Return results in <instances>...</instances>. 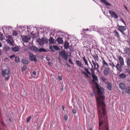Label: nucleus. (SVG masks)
Listing matches in <instances>:
<instances>
[{
  "mask_svg": "<svg viewBox=\"0 0 130 130\" xmlns=\"http://www.w3.org/2000/svg\"><path fill=\"white\" fill-rule=\"evenodd\" d=\"M105 98L104 95H101L99 97L96 98L99 120V130H109L106 106L104 102Z\"/></svg>",
  "mask_w": 130,
  "mask_h": 130,
  "instance_id": "1",
  "label": "nucleus"
},
{
  "mask_svg": "<svg viewBox=\"0 0 130 130\" xmlns=\"http://www.w3.org/2000/svg\"><path fill=\"white\" fill-rule=\"evenodd\" d=\"M29 48L31 50L37 53H42L43 52H47V51L45 48H38V47L34 45L30 46Z\"/></svg>",
  "mask_w": 130,
  "mask_h": 130,
  "instance_id": "2",
  "label": "nucleus"
},
{
  "mask_svg": "<svg viewBox=\"0 0 130 130\" xmlns=\"http://www.w3.org/2000/svg\"><path fill=\"white\" fill-rule=\"evenodd\" d=\"M82 68L84 69L86 72H85L82 70H81L79 68V70L81 71V73L83 74L85 76L86 78H90V76L91 74L89 71V69L88 68L84 67V66Z\"/></svg>",
  "mask_w": 130,
  "mask_h": 130,
  "instance_id": "3",
  "label": "nucleus"
},
{
  "mask_svg": "<svg viewBox=\"0 0 130 130\" xmlns=\"http://www.w3.org/2000/svg\"><path fill=\"white\" fill-rule=\"evenodd\" d=\"M6 37L8 38V39L6 40V42L9 44L10 45L13 46V43L14 42L12 36L10 35H8Z\"/></svg>",
  "mask_w": 130,
  "mask_h": 130,
  "instance_id": "4",
  "label": "nucleus"
},
{
  "mask_svg": "<svg viewBox=\"0 0 130 130\" xmlns=\"http://www.w3.org/2000/svg\"><path fill=\"white\" fill-rule=\"evenodd\" d=\"M59 55L63 59L66 60H67V54L65 52L64 50H62L61 51L59 52Z\"/></svg>",
  "mask_w": 130,
  "mask_h": 130,
  "instance_id": "5",
  "label": "nucleus"
},
{
  "mask_svg": "<svg viewBox=\"0 0 130 130\" xmlns=\"http://www.w3.org/2000/svg\"><path fill=\"white\" fill-rule=\"evenodd\" d=\"M29 56L30 60L32 61H34L36 62L37 60L36 58L35 55L32 53L30 52L29 53Z\"/></svg>",
  "mask_w": 130,
  "mask_h": 130,
  "instance_id": "6",
  "label": "nucleus"
},
{
  "mask_svg": "<svg viewBox=\"0 0 130 130\" xmlns=\"http://www.w3.org/2000/svg\"><path fill=\"white\" fill-rule=\"evenodd\" d=\"M103 73L106 76L110 74L111 73L110 68L109 67H105L103 70Z\"/></svg>",
  "mask_w": 130,
  "mask_h": 130,
  "instance_id": "7",
  "label": "nucleus"
},
{
  "mask_svg": "<svg viewBox=\"0 0 130 130\" xmlns=\"http://www.w3.org/2000/svg\"><path fill=\"white\" fill-rule=\"evenodd\" d=\"M92 77L93 79V80H92V83L95 85L96 86L98 87L99 84L98 83V80L97 76L96 75H94V76H92Z\"/></svg>",
  "mask_w": 130,
  "mask_h": 130,
  "instance_id": "8",
  "label": "nucleus"
},
{
  "mask_svg": "<svg viewBox=\"0 0 130 130\" xmlns=\"http://www.w3.org/2000/svg\"><path fill=\"white\" fill-rule=\"evenodd\" d=\"M96 87L98 90V93L100 95L103 94L104 92L103 88L102 87H100L99 84L98 87L97 86Z\"/></svg>",
  "mask_w": 130,
  "mask_h": 130,
  "instance_id": "9",
  "label": "nucleus"
},
{
  "mask_svg": "<svg viewBox=\"0 0 130 130\" xmlns=\"http://www.w3.org/2000/svg\"><path fill=\"white\" fill-rule=\"evenodd\" d=\"M109 12L112 17L113 18L115 19H117L118 18V15L115 11L110 10L109 11Z\"/></svg>",
  "mask_w": 130,
  "mask_h": 130,
  "instance_id": "10",
  "label": "nucleus"
},
{
  "mask_svg": "<svg viewBox=\"0 0 130 130\" xmlns=\"http://www.w3.org/2000/svg\"><path fill=\"white\" fill-rule=\"evenodd\" d=\"M117 26L118 27V30L120 31V32L124 31L126 30V27L119 25L118 23L117 24Z\"/></svg>",
  "mask_w": 130,
  "mask_h": 130,
  "instance_id": "11",
  "label": "nucleus"
},
{
  "mask_svg": "<svg viewBox=\"0 0 130 130\" xmlns=\"http://www.w3.org/2000/svg\"><path fill=\"white\" fill-rule=\"evenodd\" d=\"M9 70L8 69H6L3 70L2 72V74L3 76H5V75L7 76L9 75Z\"/></svg>",
  "mask_w": 130,
  "mask_h": 130,
  "instance_id": "12",
  "label": "nucleus"
},
{
  "mask_svg": "<svg viewBox=\"0 0 130 130\" xmlns=\"http://www.w3.org/2000/svg\"><path fill=\"white\" fill-rule=\"evenodd\" d=\"M22 40L24 42L27 43L28 42L27 37L26 35H23L21 36Z\"/></svg>",
  "mask_w": 130,
  "mask_h": 130,
  "instance_id": "13",
  "label": "nucleus"
},
{
  "mask_svg": "<svg viewBox=\"0 0 130 130\" xmlns=\"http://www.w3.org/2000/svg\"><path fill=\"white\" fill-rule=\"evenodd\" d=\"M56 41L59 44H62L63 43L62 38L61 37H58L57 38Z\"/></svg>",
  "mask_w": 130,
  "mask_h": 130,
  "instance_id": "14",
  "label": "nucleus"
},
{
  "mask_svg": "<svg viewBox=\"0 0 130 130\" xmlns=\"http://www.w3.org/2000/svg\"><path fill=\"white\" fill-rule=\"evenodd\" d=\"M12 50L15 52H17L19 51V47L18 46H16L14 47H12Z\"/></svg>",
  "mask_w": 130,
  "mask_h": 130,
  "instance_id": "15",
  "label": "nucleus"
},
{
  "mask_svg": "<svg viewBox=\"0 0 130 130\" xmlns=\"http://www.w3.org/2000/svg\"><path fill=\"white\" fill-rule=\"evenodd\" d=\"M37 42L38 44L40 46H42L44 44V43L42 39V38L41 39L39 38L37 40Z\"/></svg>",
  "mask_w": 130,
  "mask_h": 130,
  "instance_id": "16",
  "label": "nucleus"
},
{
  "mask_svg": "<svg viewBox=\"0 0 130 130\" xmlns=\"http://www.w3.org/2000/svg\"><path fill=\"white\" fill-rule=\"evenodd\" d=\"M120 88L122 90L125 89L126 88L125 85L122 83H120L119 84Z\"/></svg>",
  "mask_w": 130,
  "mask_h": 130,
  "instance_id": "17",
  "label": "nucleus"
},
{
  "mask_svg": "<svg viewBox=\"0 0 130 130\" xmlns=\"http://www.w3.org/2000/svg\"><path fill=\"white\" fill-rule=\"evenodd\" d=\"M76 63L77 65L79 66L80 67L83 68V67L84 66L83 64L81 62H80L78 60H77L76 61Z\"/></svg>",
  "mask_w": 130,
  "mask_h": 130,
  "instance_id": "18",
  "label": "nucleus"
},
{
  "mask_svg": "<svg viewBox=\"0 0 130 130\" xmlns=\"http://www.w3.org/2000/svg\"><path fill=\"white\" fill-rule=\"evenodd\" d=\"M102 64L103 66L105 67H108L109 65L107 63L105 60L104 59L102 60Z\"/></svg>",
  "mask_w": 130,
  "mask_h": 130,
  "instance_id": "19",
  "label": "nucleus"
},
{
  "mask_svg": "<svg viewBox=\"0 0 130 130\" xmlns=\"http://www.w3.org/2000/svg\"><path fill=\"white\" fill-rule=\"evenodd\" d=\"M64 46L65 49H67L69 47V43L67 41H66L64 43Z\"/></svg>",
  "mask_w": 130,
  "mask_h": 130,
  "instance_id": "20",
  "label": "nucleus"
},
{
  "mask_svg": "<svg viewBox=\"0 0 130 130\" xmlns=\"http://www.w3.org/2000/svg\"><path fill=\"white\" fill-rule=\"evenodd\" d=\"M107 88L109 90H111L112 88V85L109 82H107Z\"/></svg>",
  "mask_w": 130,
  "mask_h": 130,
  "instance_id": "21",
  "label": "nucleus"
},
{
  "mask_svg": "<svg viewBox=\"0 0 130 130\" xmlns=\"http://www.w3.org/2000/svg\"><path fill=\"white\" fill-rule=\"evenodd\" d=\"M119 77L120 79H124L126 77V75L124 73H122L119 74Z\"/></svg>",
  "mask_w": 130,
  "mask_h": 130,
  "instance_id": "22",
  "label": "nucleus"
},
{
  "mask_svg": "<svg viewBox=\"0 0 130 130\" xmlns=\"http://www.w3.org/2000/svg\"><path fill=\"white\" fill-rule=\"evenodd\" d=\"M121 67V66L118 63L117 64L116 66V67L117 68V69L120 72L122 70Z\"/></svg>",
  "mask_w": 130,
  "mask_h": 130,
  "instance_id": "23",
  "label": "nucleus"
},
{
  "mask_svg": "<svg viewBox=\"0 0 130 130\" xmlns=\"http://www.w3.org/2000/svg\"><path fill=\"white\" fill-rule=\"evenodd\" d=\"M125 53H130V47H126L124 50Z\"/></svg>",
  "mask_w": 130,
  "mask_h": 130,
  "instance_id": "24",
  "label": "nucleus"
},
{
  "mask_svg": "<svg viewBox=\"0 0 130 130\" xmlns=\"http://www.w3.org/2000/svg\"><path fill=\"white\" fill-rule=\"evenodd\" d=\"M54 40L52 37H50V38L49 39V42L50 44L51 43H54Z\"/></svg>",
  "mask_w": 130,
  "mask_h": 130,
  "instance_id": "25",
  "label": "nucleus"
},
{
  "mask_svg": "<svg viewBox=\"0 0 130 130\" xmlns=\"http://www.w3.org/2000/svg\"><path fill=\"white\" fill-rule=\"evenodd\" d=\"M42 39L43 41V42L44 43H47L48 42V39L46 38H45L44 37L42 38Z\"/></svg>",
  "mask_w": 130,
  "mask_h": 130,
  "instance_id": "26",
  "label": "nucleus"
},
{
  "mask_svg": "<svg viewBox=\"0 0 130 130\" xmlns=\"http://www.w3.org/2000/svg\"><path fill=\"white\" fill-rule=\"evenodd\" d=\"M113 33H115V36H116L118 38H119L120 36L116 30H115L113 32Z\"/></svg>",
  "mask_w": 130,
  "mask_h": 130,
  "instance_id": "27",
  "label": "nucleus"
},
{
  "mask_svg": "<svg viewBox=\"0 0 130 130\" xmlns=\"http://www.w3.org/2000/svg\"><path fill=\"white\" fill-rule=\"evenodd\" d=\"M126 89V92L128 94H130V87L127 86Z\"/></svg>",
  "mask_w": 130,
  "mask_h": 130,
  "instance_id": "28",
  "label": "nucleus"
},
{
  "mask_svg": "<svg viewBox=\"0 0 130 130\" xmlns=\"http://www.w3.org/2000/svg\"><path fill=\"white\" fill-rule=\"evenodd\" d=\"M119 60L121 64H122L123 63L124 61L123 58L121 57H119Z\"/></svg>",
  "mask_w": 130,
  "mask_h": 130,
  "instance_id": "29",
  "label": "nucleus"
},
{
  "mask_svg": "<svg viewBox=\"0 0 130 130\" xmlns=\"http://www.w3.org/2000/svg\"><path fill=\"white\" fill-rule=\"evenodd\" d=\"M10 49L11 48L8 46H5L4 47V49L6 51H9Z\"/></svg>",
  "mask_w": 130,
  "mask_h": 130,
  "instance_id": "30",
  "label": "nucleus"
},
{
  "mask_svg": "<svg viewBox=\"0 0 130 130\" xmlns=\"http://www.w3.org/2000/svg\"><path fill=\"white\" fill-rule=\"evenodd\" d=\"M22 62L24 64H27L28 63V61L27 60L25 59H22Z\"/></svg>",
  "mask_w": 130,
  "mask_h": 130,
  "instance_id": "31",
  "label": "nucleus"
},
{
  "mask_svg": "<svg viewBox=\"0 0 130 130\" xmlns=\"http://www.w3.org/2000/svg\"><path fill=\"white\" fill-rule=\"evenodd\" d=\"M53 48L56 50L58 51L60 50V48L56 45H53Z\"/></svg>",
  "mask_w": 130,
  "mask_h": 130,
  "instance_id": "32",
  "label": "nucleus"
},
{
  "mask_svg": "<svg viewBox=\"0 0 130 130\" xmlns=\"http://www.w3.org/2000/svg\"><path fill=\"white\" fill-rule=\"evenodd\" d=\"M127 65L130 67V57H129L127 59Z\"/></svg>",
  "mask_w": 130,
  "mask_h": 130,
  "instance_id": "33",
  "label": "nucleus"
},
{
  "mask_svg": "<svg viewBox=\"0 0 130 130\" xmlns=\"http://www.w3.org/2000/svg\"><path fill=\"white\" fill-rule=\"evenodd\" d=\"M83 59L84 60V61L85 62V65H87L88 67V64L87 61V60L85 58V57H83Z\"/></svg>",
  "mask_w": 130,
  "mask_h": 130,
  "instance_id": "34",
  "label": "nucleus"
},
{
  "mask_svg": "<svg viewBox=\"0 0 130 130\" xmlns=\"http://www.w3.org/2000/svg\"><path fill=\"white\" fill-rule=\"evenodd\" d=\"M15 62L18 63L19 62V59L18 57L16 56L15 58Z\"/></svg>",
  "mask_w": 130,
  "mask_h": 130,
  "instance_id": "35",
  "label": "nucleus"
},
{
  "mask_svg": "<svg viewBox=\"0 0 130 130\" xmlns=\"http://www.w3.org/2000/svg\"><path fill=\"white\" fill-rule=\"evenodd\" d=\"M31 118V116H29L26 119V121L27 123H28L30 119Z\"/></svg>",
  "mask_w": 130,
  "mask_h": 130,
  "instance_id": "36",
  "label": "nucleus"
},
{
  "mask_svg": "<svg viewBox=\"0 0 130 130\" xmlns=\"http://www.w3.org/2000/svg\"><path fill=\"white\" fill-rule=\"evenodd\" d=\"M18 34V33L17 32V31H14L13 32V35L15 36H17Z\"/></svg>",
  "mask_w": 130,
  "mask_h": 130,
  "instance_id": "37",
  "label": "nucleus"
},
{
  "mask_svg": "<svg viewBox=\"0 0 130 130\" xmlns=\"http://www.w3.org/2000/svg\"><path fill=\"white\" fill-rule=\"evenodd\" d=\"M119 20L120 21H121L125 25H126L125 21L122 18H121V19Z\"/></svg>",
  "mask_w": 130,
  "mask_h": 130,
  "instance_id": "38",
  "label": "nucleus"
},
{
  "mask_svg": "<svg viewBox=\"0 0 130 130\" xmlns=\"http://www.w3.org/2000/svg\"><path fill=\"white\" fill-rule=\"evenodd\" d=\"M1 122L2 127H3V126L6 127V125L4 122H3V121H1Z\"/></svg>",
  "mask_w": 130,
  "mask_h": 130,
  "instance_id": "39",
  "label": "nucleus"
},
{
  "mask_svg": "<svg viewBox=\"0 0 130 130\" xmlns=\"http://www.w3.org/2000/svg\"><path fill=\"white\" fill-rule=\"evenodd\" d=\"M49 49L50 50L51 52H55V50L53 49L52 46L50 45L49 46Z\"/></svg>",
  "mask_w": 130,
  "mask_h": 130,
  "instance_id": "40",
  "label": "nucleus"
},
{
  "mask_svg": "<svg viewBox=\"0 0 130 130\" xmlns=\"http://www.w3.org/2000/svg\"><path fill=\"white\" fill-rule=\"evenodd\" d=\"M95 61H96L98 60V57L97 54H96L95 57L94 58Z\"/></svg>",
  "mask_w": 130,
  "mask_h": 130,
  "instance_id": "41",
  "label": "nucleus"
},
{
  "mask_svg": "<svg viewBox=\"0 0 130 130\" xmlns=\"http://www.w3.org/2000/svg\"><path fill=\"white\" fill-rule=\"evenodd\" d=\"M64 119L67 121L68 119V116L67 115H64Z\"/></svg>",
  "mask_w": 130,
  "mask_h": 130,
  "instance_id": "42",
  "label": "nucleus"
},
{
  "mask_svg": "<svg viewBox=\"0 0 130 130\" xmlns=\"http://www.w3.org/2000/svg\"><path fill=\"white\" fill-rule=\"evenodd\" d=\"M104 4L106 5L111 6V4H110L109 3L107 2H106V1L104 3Z\"/></svg>",
  "mask_w": 130,
  "mask_h": 130,
  "instance_id": "43",
  "label": "nucleus"
},
{
  "mask_svg": "<svg viewBox=\"0 0 130 130\" xmlns=\"http://www.w3.org/2000/svg\"><path fill=\"white\" fill-rule=\"evenodd\" d=\"M27 68V67L26 65H24L22 69V71L25 70Z\"/></svg>",
  "mask_w": 130,
  "mask_h": 130,
  "instance_id": "44",
  "label": "nucleus"
},
{
  "mask_svg": "<svg viewBox=\"0 0 130 130\" xmlns=\"http://www.w3.org/2000/svg\"><path fill=\"white\" fill-rule=\"evenodd\" d=\"M91 65L92 66L91 68L90 69V68H89V69H90V71L91 72L92 71H94L93 69H94V68L93 67V65H92V64H91Z\"/></svg>",
  "mask_w": 130,
  "mask_h": 130,
  "instance_id": "45",
  "label": "nucleus"
},
{
  "mask_svg": "<svg viewBox=\"0 0 130 130\" xmlns=\"http://www.w3.org/2000/svg\"><path fill=\"white\" fill-rule=\"evenodd\" d=\"M69 53V52H68L67 53V60L68 59V57L69 58H71V53H70V54L69 55H68V53Z\"/></svg>",
  "mask_w": 130,
  "mask_h": 130,
  "instance_id": "46",
  "label": "nucleus"
},
{
  "mask_svg": "<svg viewBox=\"0 0 130 130\" xmlns=\"http://www.w3.org/2000/svg\"><path fill=\"white\" fill-rule=\"evenodd\" d=\"M95 62V63L94 64H92V65H93V67L94 66V70H95V69L96 68V62Z\"/></svg>",
  "mask_w": 130,
  "mask_h": 130,
  "instance_id": "47",
  "label": "nucleus"
},
{
  "mask_svg": "<svg viewBox=\"0 0 130 130\" xmlns=\"http://www.w3.org/2000/svg\"><path fill=\"white\" fill-rule=\"evenodd\" d=\"M64 85L63 84H62L60 86L61 90V91H63V90Z\"/></svg>",
  "mask_w": 130,
  "mask_h": 130,
  "instance_id": "48",
  "label": "nucleus"
},
{
  "mask_svg": "<svg viewBox=\"0 0 130 130\" xmlns=\"http://www.w3.org/2000/svg\"><path fill=\"white\" fill-rule=\"evenodd\" d=\"M109 64L111 65L112 67L113 68L115 67V65L114 64V63L113 62L110 63Z\"/></svg>",
  "mask_w": 130,
  "mask_h": 130,
  "instance_id": "49",
  "label": "nucleus"
},
{
  "mask_svg": "<svg viewBox=\"0 0 130 130\" xmlns=\"http://www.w3.org/2000/svg\"><path fill=\"white\" fill-rule=\"evenodd\" d=\"M72 112L73 114H76V110L73 109H72Z\"/></svg>",
  "mask_w": 130,
  "mask_h": 130,
  "instance_id": "50",
  "label": "nucleus"
},
{
  "mask_svg": "<svg viewBox=\"0 0 130 130\" xmlns=\"http://www.w3.org/2000/svg\"><path fill=\"white\" fill-rule=\"evenodd\" d=\"M58 78L59 81L62 80V77L61 76L59 75L58 76Z\"/></svg>",
  "mask_w": 130,
  "mask_h": 130,
  "instance_id": "51",
  "label": "nucleus"
},
{
  "mask_svg": "<svg viewBox=\"0 0 130 130\" xmlns=\"http://www.w3.org/2000/svg\"><path fill=\"white\" fill-rule=\"evenodd\" d=\"M91 72V75H92V76H94V75H96L95 74L94 72V71H93Z\"/></svg>",
  "mask_w": 130,
  "mask_h": 130,
  "instance_id": "52",
  "label": "nucleus"
},
{
  "mask_svg": "<svg viewBox=\"0 0 130 130\" xmlns=\"http://www.w3.org/2000/svg\"><path fill=\"white\" fill-rule=\"evenodd\" d=\"M69 61L70 62V63L71 64H74L73 63V62H72V60L71 59H69Z\"/></svg>",
  "mask_w": 130,
  "mask_h": 130,
  "instance_id": "53",
  "label": "nucleus"
},
{
  "mask_svg": "<svg viewBox=\"0 0 130 130\" xmlns=\"http://www.w3.org/2000/svg\"><path fill=\"white\" fill-rule=\"evenodd\" d=\"M8 76L7 77H6L5 78V80H8L9 78V77H10V75H8V76Z\"/></svg>",
  "mask_w": 130,
  "mask_h": 130,
  "instance_id": "54",
  "label": "nucleus"
},
{
  "mask_svg": "<svg viewBox=\"0 0 130 130\" xmlns=\"http://www.w3.org/2000/svg\"><path fill=\"white\" fill-rule=\"evenodd\" d=\"M15 56V55L14 54H13L12 56H10V58H12Z\"/></svg>",
  "mask_w": 130,
  "mask_h": 130,
  "instance_id": "55",
  "label": "nucleus"
},
{
  "mask_svg": "<svg viewBox=\"0 0 130 130\" xmlns=\"http://www.w3.org/2000/svg\"><path fill=\"white\" fill-rule=\"evenodd\" d=\"M106 1L107 0H100V2L104 4Z\"/></svg>",
  "mask_w": 130,
  "mask_h": 130,
  "instance_id": "56",
  "label": "nucleus"
},
{
  "mask_svg": "<svg viewBox=\"0 0 130 130\" xmlns=\"http://www.w3.org/2000/svg\"><path fill=\"white\" fill-rule=\"evenodd\" d=\"M58 61H59V62H61V58H60V57H58Z\"/></svg>",
  "mask_w": 130,
  "mask_h": 130,
  "instance_id": "57",
  "label": "nucleus"
},
{
  "mask_svg": "<svg viewBox=\"0 0 130 130\" xmlns=\"http://www.w3.org/2000/svg\"><path fill=\"white\" fill-rule=\"evenodd\" d=\"M96 64L97 66V67H96L95 69H98L99 68V66L98 63H96Z\"/></svg>",
  "mask_w": 130,
  "mask_h": 130,
  "instance_id": "58",
  "label": "nucleus"
},
{
  "mask_svg": "<svg viewBox=\"0 0 130 130\" xmlns=\"http://www.w3.org/2000/svg\"><path fill=\"white\" fill-rule=\"evenodd\" d=\"M3 36H4L3 34H2V33L0 32V38H2V37H3Z\"/></svg>",
  "mask_w": 130,
  "mask_h": 130,
  "instance_id": "59",
  "label": "nucleus"
},
{
  "mask_svg": "<svg viewBox=\"0 0 130 130\" xmlns=\"http://www.w3.org/2000/svg\"><path fill=\"white\" fill-rule=\"evenodd\" d=\"M103 68L104 69V67L103 66L101 67V68H100V70L101 71H102Z\"/></svg>",
  "mask_w": 130,
  "mask_h": 130,
  "instance_id": "60",
  "label": "nucleus"
},
{
  "mask_svg": "<svg viewBox=\"0 0 130 130\" xmlns=\"http://www.w3.org/2000/svg\"><path fill=\"white\" fill-rule=\"evenodd\" d=\"M127 70V72H128V74L130 75V70H129L128 69H126Z\"/></svg>",
  "mask_w": 130,
  "mask_h": 130,
  "instance_id": "61",
  "label": "nucleus"
},
{
  "mask_svg": "<svg viewBox=\"0 0 130 130\" xmlns=\"http://www.w3.org/2000/svg\"><path fill=\"white\" fill-rule=\"evenodd\" d=\"M36 71H34L32 72V74L34 75H36Z\"/></svg>",
  "mask_w": 130,
  "mask_h": 130,
  "instance_id": "62",
  "label": "nucleus"
},
{
  "mask_svg": "<svg viewBox=\"0 0 130 130\" xmlns=\"http://www.w3.org/2000/svg\"><path fill=\"white\" fill-rule=\"evenodd\" d=\"M62 110H63L64 111L65 110H64L65 107H64V106L63 105H62Z\"/></svg>",
  "mask_w": 130,
  "mask_h": 130,
  "instance_id": "63",
  "label": "nucleus"
},
{
  "mask_svg": "<svg viewBox=\"0 0 130 130\" xmlns=\"http://www.w3.org/2000/svg\"><path fill=\"white\" fill-rule=\"evenodd\" d=\"M46 59L47 61H49L50 60V58L48 57H47L46 58Z\"/></svg>",
  "mask_w": 130,
  "mask_h": 130,
  "instance_id": "64",
  "label": "nucleus"
}]
</instances>
